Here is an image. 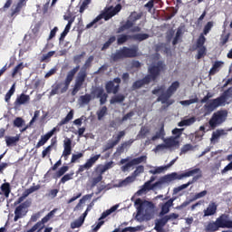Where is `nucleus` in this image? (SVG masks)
I'll return each mask as SVG.
<instances>
[{
	"mask_svg": "<svg viewBox=\"0 0 232 232\" xmlns=\"http://www.w3.org/2000/svg\"><path fill=\"white\" fill-rule=\"evenodd\" d=\"M148 37H150L148 34H139L134 35L133 39H135L136 41H145V39H148Z\"/></svg>",
	"mask_w": 232,
	"mask_h": 232,
	"instance_id": "54",
	"label": "nucleus"
},
{
	"mask_svg": "<svg viewBox=\"0 0 232 232\" xmlns=\"http://www.w3.org/2000/svg\"><path fill=\"white\" fill-rule=\"evenodd\" d=\"M57 131V127H54L51 131L47 132L45 135L41 136L40 140L36 144V148H41V146H44L52 137H53V133Z\"/></svg>",
	"mask_w": 232,
	"mask_h": 232,
	"instance_id": "20",
	"label": "nucleus"
},
{
	"mask_svg": "<svg viewBox=\"0 0 232 232\" xmlns=\"http://www.w3.org/2000/svg\"><path fill=\"white\" fill-rule=\"evenodd\" d=\"M117 209H119V205H115V206L111 207L110 209L103 212L102 214L101 218H99V222L97 223V225L92 226V231H99V229H101V227L104 224V221H102L103 218H106V217H109V215H111V213H115V211H117Z\"/></svg>",
	"mask_w": 232,
	"mask_h": 232,
	"instance_id": "12",
	"label": "nucleus"
},
{
	"mask_svg": "<svg viewBox=\"0 0 232 232\" xmlns=\"http://www.w3.org/2000/svg\"><path fill=\"white\" fill-rule=\"evenodd\" d=\"M79 72V66L73 68L72 71H70L67 74V77L65 79V83L70 84L72 81H73V75H75V72Z\"/></svg>",
	"mask_w": 232,
	"mask_h": 232,
	"instance_id": "36",
	"label": "nucleus"
},
{
	"mask_svg": "<svg viewBox=\"0 0 232 232\" xmlns=\"http://www.w3.org/2000/svg\"><path fill=\"white\" fill-rule=\"evenodd\" d=\"M155 180H157V177L151 176L150 180L145 182V184L140 188V189L137 191L136 195H146L148 191H151V189H155V188H160L161 185H157V182L151 184L152 182H155Z\"/></svg>",
	"mask_w": 232,
	"mask_h": 232,
	"instance_id": "10",
	"label": "nucleus"
},
{
	"mask_svg": "<svg viewBox=\"0 0 232 232\" xmlns=\"http://www.w3.org/2000/svg\"><path fill=\"white\" fill-rule=\"evenodd\" d=\"M173 202H175V198H170L169 201L163 204L161 207L160 215H167V213H169V208L173 206Z\"/></svg>",
	"mask_w": 232,
	"mask_h": 232,
	"instance_id": "28",
	"label": "nucleus"
},
{
	"mask_svg": "<svg viewBox=\"0 0 232 232\" xmlns=\"http://www.w3.org/2000/svg\"><path fill=\"white\" fill-rule=\"evenodd\" d=\"M227 119V111H218L213 114L212 118L209 121V125L211 128H217V126H220L222 122Z\"/></svg>",
	"mask_w": 232,
	"mask_h": 232,
	"instance_id": "9",
	"label": "nucleus"
},
{
	"mask_svg": "<svg viewBox=\"0 0 232 232\" xmlns=\"http://www.w3.org/2000/svg\"><path fill=\"white\" fill-rule=\"evenodd\" d=\"M173 180H180V175L177 172H172L170 174L165 175L160 178L159 181L156 182V186H162V184H169Z\"/></svg>",
	"mask_w": 232,
	"mask_h": 232,
	"instance_id": "14",
	"label": "nucleus"
},
{
	"mask_svg": "<svg viewBox=\"0 0 232 232\" xmlns=\"http://www.w3.org/2000/svg\"><path fill=\"white\" fill-rule=\"evenodd\" d=\"M121 5H117L115 7H109L105 9V12L102 14L98 15L92 22L89 23L86 25V28H92V26H95L96 23H99L101 19H105V21H108L109 19H111L113 15H117L119 12H121Z\"/></svg>",
	"mask_w": 232,
	"mask_h": 232,
	"instance_id": "6",
	"label": "nucleus"
},
{
	"mask_svg": "<svg viewBox=\"0 0 232 232\" xmlns=\"http://www.w3.org/2000/svg\"><path fill=\"white\" fill-rule=\"evenodd\" d=\"M24 68V63H20L18 65H16L12 72V77H15L19 72H21Z\"/></svg>",
	"mask_w": 232,
	"mask_h": 232,
	"instance_id": "48",
	"label": "nucleus"
},
{
	"mask_svg": "<svg viewBox=\"0 0 232 232\" xmlns=\"http://www.w3.org/2000/svg\"><path fill=\"white\" fill-rule=\"evenodd\" d=\"M137 47L131 49L124 47L113 53L112 59L114 61H119V59H123V57H135L137 56Z\"/></svg>",
	"mask_w": 232,
	"mask_h": 232,
	"instance_id": "8",
	"label": "nucleus"
},
{
	"mask_svg": "<svg viewBox=\"0 0 232 232\" xmlns=\"http://www.w3.org/2000/svg\"><path fill=\"white\" fill-rule=\"evenodd\" d=\"M218 229H220V227L218 225V221H212L208 223V225L206 226V230L209 231V232H215V231H218Z\"/></svg>",
	"mask_w": 232,
	"mask_h": 232,
	"instance_id": "32",
	"label": "nucleus"
},
{
	"mask_svg": "<svg viewBox=\"0 0 232 232\" xmlns=\"http://www.w3.org/2000/svg\"><path fill=\"white\" fill-rule=\"evenodd\" d=\"M14 93H15V83L12 85L11 89L5 94V102H10V99H12V95H14Z\"/></svg>",
	"mask_w": 232,
	"mask_h": 232,
	"instance_id": "46",
	"label": "nucleus"
},
{
	"mask_svg": "<svg viewBox=\"0 0 232 232\" xmlns=\"http://www.w3.org/2000/svg\"><path fill=\"white\" fill-rule=\"evenodd\" d=\"M227 135V130L224 129H218L212 133V137L210 138L211 144H217L222 137H226Z\"/></svg>",
	"mask_w": 232,
	"mask_h": 232,
	"instance_id": "17",
	"label": "nucleus"
},
{
	"mask_svg": "<svg viewBox=\"0 0 232 232\" xmlns=\"http://www.w3.org/2000/svg\"><path fill=\"white\" fill-rule=\"evenodd\" d=\"M73 172H70L69 174H65L62 179H61V182L62 184H65V182H68V180H72V179H73Z\"/></svg>",
	"mask_w": 232,
	"mask_h": 232,
	"instance_id": "50",
	"label": "nucleus"
},
{
	"mask_svg": "<svg viewBox=\"0 0 232 232\" xmlns=\"http://www.w3.org/2000/svg\"><path fill=\"white\" fill-rule=\"evenodd\" d=\"M10 193H12V188H10V183H4L0 187V195L8 198L10 197Z\"/></svg>",
	"mask_w": 232,
	"mask_h": 232,
	"instance_id": "24",
	"label": "nucleus"
},
{
	"mask_svg": "<svg viewBox=\"0 0 232 232\" xmlns=\"http://www.w3.org/2000/svg\"><path fill=\"white\" fill-rule=\"evenodd\" d=\"M206 195H208V190H203L198 194H196L192 200H198V198H204V197H206Z\"/></svg>",
	"mask_w": 232,
	"mask_h": 232,
	"instance_id": "58",
	"label": "nucleus"
},
{
	"mask_svg": "<svg viewBox=\"0 0 232 232\" xmlns=\"http://www.w3.org/2000/svg\"><path fill=\"white\" fill-rule=\"evenodd\" d=\"M31 204L32 202L27 200L15 208L14 218V222H17L19 218H23V217L28 213V208H30Z\"/></svg>",
	"mask_w": 232,
	"mask_h": 232,
	"instance_id": "11",
	"label": "nucleus"
},
{
	"mask_svg": "<svg viewBox=\"0 0 232 232\" xmlns=\"http://www.w3.org/2000/svg\"><path fill=\"white\" fill-rule=\"evenodd\" d=\"M84 79H86V73L85 72H80L77 79L76 83L74 85V88L72 90V95H75L79 90H81V86H82V83L84 82Z\"/></svg>",
	"mask_w": 232,
	"mask_h": 232,
	"instance_id": "21",
	"label": "nucleus"
},
{
	"mask_svg": "<svg viewBox=\"0 0 232 232\" xmlns=\"http://www.w3.org/2000/svg\"><path fill=\"white\" fill-rule=\"evenodd\" d=\"M90 101H92V95L85 94V95L80 97L79 104H80V106H84L86 104H89Z\"/></svg>",
	"mask_w": 232,
	"mask_h": 232,
	"instance_id": "38",
	"label": "nucleus"
},
{
	"mask_svg": "<svg viewBox=\"0 0 232 232\" xmlns=\"http://www.w3.org/2000/svg\"><path fill=\"white\" fill-rule=\"evenodd\" d=\"M147 159H148V157H146V156H141V157L136 158V159H134V160H130V161H132V164H133L134 166H137V164H140V163H142V162H146Z\"/></svg>",
	"mask_w": 232,
	"mask_h": 232,
	"instance_id": "49",
	"label": "nucleus"
},
{
	"mask_svg": "<svg viewBox=\"0 0 232 232\" xmlns=\"http://www.w3.org/2000/svg\"><path fill=\"white\" fill-rule=\"evenodd\" d=\"M204 43H206V37H204V34H200L197 41V48L204 47Z\"/></svg>",
	"mask_w": 232,
	"mask_h": 232,
	"instance_id": "56",
	"label": "nucleus"
},
{
	"mask_svg": "<svg viewBox=\"0 0 232 232\" xmlns=\"http://www.w3.org/2000/svg\"><path fill=\"white\" fill-rule=\"evenodd\" d=\"M95 93L98 99H100L101 104H104V102H106V100L108 99V94L104 92V90L99 88L95 91Z\"/></svg>",
	"mask_w": 232,
	"mask_h": 232,
	"instance_id": "29",
	"label": "nucleus"
},
{
	"mask_svg": "<svg viewBox=\"0 0 232 232\" xmlns=\"http://www.w3.org/2000/svg\"><path fill=\"white\" fill-rule=\"evenodd\" d=\"M179 88H180V82L176 81L173 82L167 90L164 85L158 86L152 91V93L158 96V102H161L164 110H166V108L175 103V100L171 99V97Z\"/></svg>",
	"mask_w": 232,
	"mask_h": 232,
	"instance_id": "1",
	"label": "nucleus"
},
{
	"mask_svg": "<svg viewBox=\"0 0 232 232\" xmlns=\"http://www.w3.org/2000/svg\"><path fill=\"white\" fill-rule=\"evenodd\" d=\"M165 135H166V132H164V126H162L160 130L159 131H156V134L152 136L151 140L155 141V140H159V139H162V140H164Z\"/></svg>",
	"mask_w": 232,
	"mask_h": 232,
	"instance_id": "35",
	"label": "nucleus"
},
{
	"mask_svg": "<svg viewBox=\"0 0 232 232\" xmlns=\"http://www.w3.org/2000/svg\"><path fill=\"white\" fill-rule=\"evenodd\" d=\"M138 19H140V14L137 13H132L127 23L119 29V34H121V32H126L128 30L129 32H140V28L133 26L135 21H137Z\"/></svg>",
	"mask_w": 232,
	"mask_h": 232,
	"instance_id": "7",
	"label": "nucleus"
},
{
	"mask_svg": "<svg viewBox=\"0 0 232 232\" xmlns=\"http://www.w3.org/2000/svg\"><path fill=\"white\" fill-rule=\"evenodd\" d=\"M197 119L195 117L191 118H187L184 119L183 121H179L178 123V126L182 127V126H191V124H195Z\"/></svg>",
	"mask_w": 232,
	"mask_h": 232,
	"instance_id": "34",
	"label": "nucleus"
},
{
	"mask_svg": "<svg viewBox=\"0 0 232 232\" xmlns=\"http://www.w3.org/2000/svg\"><path fill=\"white\" fill-rule=\"evenodd\" d=\"M37 189H39L38 185L37 186H33V187L27 188L23 193V196L18 198V203L21 204V202H23V200H24V198H26V197H28V195H32V193H34V191H37Z\"/></svg>",
	"mask_w": 232,
	"mask_h": 232,
	"instance_id": "25",
	"label": "nucleus"
},
{
	"mask_svg": "<svg viewBox=\"0 0 232 232\" xmlns=\"http://www.w3.org/2000/svg\"><path fill=\"white\" fill-rule=\"evenodd\" d=\"M232 101V87L226 91L219 98L208 102L205 105L207 111H213L220 106H226Z\"/></svg>",
	"mask_w": 232,
	"mask_h": 232,
	"instance_id": "4",
	"label": "nucleus"
},
{
	"mask_svg": "<svg viewBox=\"0 0 232 232\" xmlns=\"http://www.w3.org/2000/svg\"><path fill=\"white\" fill-rule=\"evenodd\" d=\"M24 124V120L23 118L18 117L14 121V126H16V128H21Z\"/></svg>",
	"mask_w": 232,
	"mask_h": 232,
	"instance_id": "55",
	"label": "nucleus"
},
{
	"mask_svg": "<svg viewBox=\"0 0 232 232\" xmlns=\"http://www.w3.org/2000/svg\"><path fill=\"white\" fill-rule=\"evenodd\" d=\"M140 173H144V166L137 167L136 170L133 172L132 176L137 179Z\"/></svg>",
	"mask_w": 232,
	"mask_h": 232,
	"instance_id": "59",
	"label": "nucleus"
},
{
	"mask_svg": "<svg viewBox=\"0 0 232 232\" xmlns=\"http://www.w3.org/2000/svg\"><path fill=\"white\" fill-rule=\"evenodd\" d=\"M133 166H135V165L133 164V162H132V161H130V162H128L126 165H124V166L121 167V170H123L124 172L130 171V169H131L133 168Z\"/></svg>",
	"mask_w": 232,
	"mask_h": 232,
	"instance_id": "63",
	"label": "nucleus"
},
{
	"mask_svg": "<svg viewBox=\"0 0 232 232\" xmlns=\"http://www.w3.org/2000/svg\"><path fill=\"white\" fill-rule=\"evenodd\" d=\"M195 175H198V176L193 178L192 182H196V180H198V179L202 177V171H200V169H193L179 174V180H182V179H188L189 177H193Z\"/></svg>",
	"mask_w": 232,
	"mask_h": 232,
	"instance_id": "15",
	"label": "nucleus"
},
{
	"mask_svg": "<svg viewBox=\"0 0 232 232\" xmlns=\"http://www.w3.org/2000/svg\"><path fill=\"white\" fill-rule=\"evenodd\" d=\"M205 53H206V48L205 47H198L197 59H201V57H204Z\"/></svg>",
	"mask_w": 232,
	"mask_h": 232,
	"instance_id": "62",
	"label": "nucleus"
},
{
	"mask_svg": "<svg viewBox=\"0 0 232 232\" xmlns=\"http://www.w3.org/2000/svg\"><path fill=\"white\" fill-rule=\"evenodd\" d=\"M125 133L124 131H120L116 137H114V140L111 142V144L109 146V148H113V146H117L119 144V141L122 137H124Z\"/></svg>",
	"mask_w": 232,
	"mask_h": 232,
	"instance_id": "42",
	"label": "nucleus"
},
{
	"mask_svg": "<svg viewBox=\"0 0 232 232\" xmlns=\"http://www.w3.org/2000/svg\"><path fill=\"white\" fill-rule=\"evenodd\" d=\"M28 102H30V95L22 93L16 98L14 104L16 106H23L24 104H28Z\"/></svg>",
	"mask_w": 232,
	"mask_h": 232,
	"instance_id": "23",
	"label": "nucleus"
},
{
	"mask_svg": "<svg viewBox=\"0 0 232 232\" xmlns=\"http://www.w3.org/2000/svg\"><path fill=\"white\" fill-rule=\"evenodd\" d=\"M132 182H135V176L133 175L129 176L125 179L120 181L118 184H115L114 188H126V186H130V184H132Z\"/></svg>",
	"mask_w": 232,
	"mask_h": 232,
	"instance_id": "22",
	"label": "nucleus"
},
{
	"mask_svg": "<svg viewBox=\"0 0 232 232\" xmlns=\"http://www.w3.org/2000/svg\"><path fill=\"white\" fill-rule=\"evenodd\" d=\"M164 70V63L159 62V55L152 60V64L149 67V75H147L143 80L137 81L133 84V88H140L145 84H150V82H155L157 77L160 75V72Z\"/></svg>",
	"mask_w": 232,
	"mask_h": 232,
	"instance_id": "3",
	"label": "nucleus"
},
{
	"mask_svg": "<svg viewBox=\"0 0 232 232\" xmlns=\"http://www.w3.org/2000/svg\"><path fill=\"white\" fill-rule=\"evenodd\" d=\"M224 67V62L222 61H217L214 63L213 67L210 69V75H215L217 72H219L221 68Z\"/></svg>",
	"mask_w": 232,
	"mask_h": 232,
	"instance_id": "31",
	"label": "nucleus"
},
{
	"mask_svg": "<svg viewBox=\"0 0 232 232\" xmlns=\"http://www.w3.org/2000/svg\"><path fill=\"white\" fill-rule=\"evenodd\" d=\"M119 84H121V79L115 78L113 82H109L106 84V90L108 93H117L119 92Z\"/></svg>",
	"mask_w": 232,
	"mask_h": 232,
	"instance_id": "18",
	"label": "nucleus"
},
{
	"mask_svg": "<svg viewBox=\"0 0 232 232\" xmlns=\"http://www.w3.org/2000/svg\"><path fill=\"white\" fill-rule=\"evenodd\" d=\"M150 133V129L148 127H142L138 137H146Z\"/></svg>",
	"mask_w": 232,
	"mask_h": 232,
	"instance_id": "64",
	"label": "nucleus"
},
{
	"mask_svg": "<svg viewBox=\"0 0 232 232\" xmlns=\"http://www.w3.org/2000/svg\"><path fill=\"white\" fill-rule=\"evenodd\" d=\"M70 155H72V140L67 138L63 140V151L62 157L64 160H68Z\"/></svg>",
	"mask_w": 232,
	"mask_h": 232,
	"instance_id": "19",
	"label": "nucleus"
},
{
	"mask_svg": "<svg viewBox=\"0 0 232 232\" xmlns=\"http://www.w3.org/2000/svg\"><path fill=\"white\" fill-rule=\"evenodd\" d=\"M92 3V0H83L81 7H80V13L82 14L84 12L85 8H88V5Z\"/></svg>",
	"mask_w": 232,
	"mask_h": 232,
	"instance_id": "61",
	"label": "nucleus"
},
{
	"mask_svg": "<svg viewBox=\"0 0 232 232\" xmlns=\"http://www.w3.org/2000/svg\"><path fill=\"white\" fill-rule=\"evenodd\" d=\"M122 101H124V96L122 94H119L111 98V104H115V102H122Z\"/></svg>",
	"mask_w": 232,
	"mask_h": 232,
	"instance_id": "52",
	"label": "nucleus"
},
{
	"mask_svg": "<svg viewBox=\"0 0 232 232\" xmlns=\"http://www.w3.org/2000/svg\"><path fill=\"white\" fill-rule=\"evenodd\" d=\"M24 5H26V0H19L15 8L13 9V14H17Z\"/></svg>",
	"mask_w": 232,
	"mask_h": 232,
	"instance_id": "47",
	"label": "nucleus"
},
{
	"mask_svg": "<svg viewBox=\"0 0 232 232\" xmlns=\"http://www.w3.org/2000/svg\"><path fill=\"white\" fill-rule=\"evenodd\" d=\"M147 168H150L149 173H150V175H160V173L166 171L163 166L151 167L150 165H147Z\"/></svg>",
	"mask_w": 232,
	"mask_h": 232,
	"instance_id": "30",
	"label": "nucleus"
},
{
	"mask_svg": "<svg viewBox=\"0 0 232 232\" xmlns=\"http://www.w3.org/2000/svg\"><path fill=\"white\" fill-rule=\"evenodd\" d=\"M69 168L68 166H63L57 172H56V177H63L66 171H68Z\"/></svg>",
	"mask_w": 232,
	"mask_h": 232,
	"instance_id": "60",
	"label": "nucleus"
},
{
	"mask_svg": "<svg viewBox=\"0 0 232 232\" xmlns=\"http://www.w3.org/2000/svg\"><path fill=\"white\" fill-rule=\"evenodd\" d=\"M218 225L221 229H231L232 228V219L228 215L223 214L218 217L217 219Z\"/></svg>",
	"mask_w": 232,
	"mask_h": 232,
	"instance_id": "13",
	"label": "nucleus"
},
{
	"mask_svg": "<svg viewBox=\"0 0 232 232\" xmlns=\"http://www.w3.org/2000/svg\"><path fill=\"white\" fill-rule=\"evenodd\" d=\"M217 213V204L214 202L209 203L207 209L204 210V217H211Z\"/></svg>",
	"mask_w": 232,
	"mask_h": 232,
	"instance_id": "27",
	"label": "nucleus"
},
{
	"mask_svg": "<svg viewBox=\"0 0 232 232\" xmlns=\"http://www.w3.org/2000/svg\"><path fill=\"white\" fill-rule=\"evenodd\" d=\"M57 211L56 208L53 209L51 212H49L40 222H38L37 224H41L44 227V224H46L48 221L52 220V218H53V217L55 216V212Z\"/></svg>",
	"mask_w": 232,
	"mask_h": 232,
	"instance_id": "33",
	"label": "nucleus"
},
{
	"mask_svg": "<svg viewBox=\"0 0 232 232\" xmlns=\"http://www.w3.org/2000/svg\"><path fill=\"white\" fill-rule=\"evenodd\" d=\"M168 223V218H162L161 219L156 220L155 227L157 232H162L164 231V226Z\"/></svg>",
	"mask_w": 232,
	"mask_h": 232,
	"instance_id": "26",
	"label": "nucleus"
},
{
	"mask_svg": "<svg viewBox=\"0 0 232 232\" xmlns=\"http://www.w3.org/2000/svg\"><path fill=\"white\" fill-rule=\"evenodd\" d=\"M82 157H84V154L82 152H79L77 154H72V159H71L72 164L77 162V160H79V159H82Z\"/></svg>",
	"mask_w": 232,
	"mask_h": 232,
	"instance_id": "53",
	"label": "nucleus"
},
{
	"mask_svg": "<svg viewBox=\"0 0 232 232\" xmlns=\"http://www.w3.org/2000/svg\"><path fill=\"white\" fill-rule=\"evenodd\" d=\"M134 206L137 209L136 220L138 222L151 220L155 217V205L153 203L137 198Z\"/></svg>",
	"mask_w": 232,
	"mask_h": 232,
	"instance_id": "2",
	"label": "nucleus"
},
{
	"mask_svg": "<svg viewBox=\"0 0 232 232\" xmlns=\"http://www.w3.org/2000/svg\"><path fill=\"white\" fill-rule=\"evenodd\" d=\"M183 131H184V129H174L172 130V134H174L175 136H172V137H177L178 140H180V136L182 135Z\"/></svg>",
	"mask_w": 232,
	"mask_h": 232,
	"instance_id": "57",
	"label": "nucleus"
},
{
	"mask_svg": "<svg viewBox=\"0 0 232 232\" xmlns=\"http://www.w3.org/2000/svg\"><path fill=\"white\" fill-rule=\"evenodd\" d=\"M227 160L229 161V164H227L222 170L221 173L222 175H226V173H227V171H231L232 170V154L228 155L227 157Z\"/></svg>",
	"mask_w": 232,
	"mask_h": 232,
	"instance_id": "39",
	"label": "nucleus"
},
{
	"mask_svg": "<svg viewBox=\"0 0 232 232\" xmlns=\"http://www.w3.org/2000/svg\"><path fill=\"white\" fill-rule=\"evenodd\" d=\"M99 159H101V154L91 157L89 160H87L85 164L79 166L78 172L82 173V171H86V169L93 168V164H95V162H97Z\"/></svg>",
	"mask_w": 232,
	"mask_h": 232,
	"instance_id": "16",
	"label": "nucleus"
},
{
	"mask_svg": "<svg viewBox=\"0 0 232 232\" xmlns=\"http://www.w3.org/2000/svg\"><path fill=\"white\" fill-rule=\"evenodd\" d=\"M196 102H198V98L197 96H194L189 100L179 102V104H181V106H191V104H196Z\"/></svg>",
	"mask_w": 232,
	"mask_h": 232,
	"instance_id": "37",
	"label": "nucleus"
},
{
	"mask_svg": "<svg viewBox=\"0 0 232 232\" xmlns=\"http://www.w3.org/2000/svg\"><path fill=\"white\" fill-rule=\"evenodd\" d=\"M72 119H73V110L70 111V112L66 115V117L60 121L59 126H63V124H68V122H70Z\"/></svg>",
	"mask_w": 232,
	"mask_h": 232,
	"instance_id": "41",
	"label": "nucleus"
},
{
	"mask_svg": "<svg viewBox=\"0 0 232 232\" xmlns=\"http://www.w3.org/2000/svg\"><path fill=\"white\" fill-rule=\"evenodd\" d=\"M191 184H193V181H188L186 184H183L178 188H175L173 190V195H177V193H179V191H182V189H186L187 188H189V186H191Z\"/></svg>",
	"mask_w": 232,
	"mask_h": 232,
	"instance_id": "44",
	"label": "nucleus"
},
{
	"mask_svg": "<svg viewBox=\"0 0 232 232\" xmlns=\"http://www.w3.org/2000/svg\"><path fill=\"white\" fill-rule=\"evenodd\" d=\"M82 224H84V218H79L78 219L71 223V227L72 229H76V227H81Z\"/></svg>",
	"mask_w": 232,
	"mask_h": 232,
	"instance_id": "43",
	"label": "nucleus"
},
{
	"mask_svg": "<svg viewBox=\"0 0 232 232\" xmlns=\"http://www.w3.org/2000/svg\"><path fill=\"white\" fill-rule=\"evenodd\" d=\"M180 148V140L178 137H169L163 139V143L159 144L153 150L155 153H164L166 151H173V150H179Z\"/></svg>",
	"mask_w": 232,
	"mask_h": 232,
	"instance_id": "5",
	"label": "nucleus"
},
{
	"mask_svg": "<svg viewBox=\"0 0 232 232\" xmlns=\"http://www.w3.org/2000/svg\"><path fill=\"white\" fill-rule=\"evenodd\" d=\"M214 24L213 22H208V24L205 25L203 29L204 35H208V32H211V28H213Z\"/></svg>",
	"mask_w": 232,
	"mask_h": 232,
	"instance_id": "51",
	"label": "nucleus"
},
{
	"mask_svg": "<svg viewBox=\"0 0 232 232\" xmlns=\"http://www.w3.org/2000/svg\"><path fill=\"white\" fill-rule=\"evenodd\" d=\"M108 113V108L102 107L98 111V121H102V118L106 117V114Z\"/></svg>",
	"mask_w": 232,
	"mask_h": 232,
	"instance_id": "45",
	"label": "nucleus"
},
{
	"mask_svg": "<svg viewBox=\"0 0 232 232\" xmlns=\"http://www.w3.org/2000/svg\"><path fill=\"white\" fill-rule=\"evenodd\" d=\"M19 141V136H6L5 137V142H6V146H14V144H15L16 142Z\"/></svg>",
	"mask_w": 232,
	"mask_h": 232,
	"instance_id": "40",
	"label": "nucleus"
}]
</instances>
